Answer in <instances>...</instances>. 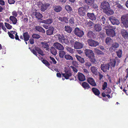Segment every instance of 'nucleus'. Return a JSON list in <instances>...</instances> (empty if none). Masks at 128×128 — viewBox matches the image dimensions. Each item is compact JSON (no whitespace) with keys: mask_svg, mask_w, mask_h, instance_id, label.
Instances as JSON below:
<instances>
[{"mask_svg":"<svg viewBox=\"0 0 128 128\" xmlns=\"http://www.w3.org/2000/svg\"><path fill=\"white\" fill-rule=\"evenodd\" d=\"M101 10H103V12L107 15H112L114 13V11L110 8L109 3L106 1L102 2L100 4Z\"/></svg>","mask_w":128,"mask_h":128,"instance_id":"1","label":"nucleus"},{"mask_svg":"<svg viewBox=\"0 0 128 128\" xmlns=\"http://www.w3.org/2000/svg\"><path fill=\"white\" fill-rule=\"evenodd\" d=\"M120 62V60L117 57H115L114 58L110 59V62L108 63L111 69L114 68L116 65L118 66Z\"/></svg>","mask_w":128,"mask_h":128,"instance_id":"2","label":"nucleus"},{"mask_svg":"<svg viewBox=\"0 0 128 128\" xmlns=\"http://www.w3.org/2000/svg\"><path fill=\"white\" fill-rule=\"evenodd\" d=\"M31 51L36 56H38V55L37 52L42 56H43L44 55L42 50L40 48L38 47H35L34 49H31Z\"/></svg>","mask_w":128,"mask_h":128,"instance_id":"3","label":"nucleus"},{"mask_svg":"<svg viewBox=\"0 0 128 128\" xmlns=\"http://www.w3.org/2000/svg\"><path fill=\"white\" fill-rule=\"evenodd\" d=\"M59 42L62 44H68L69 41L67 39L65 38L64 36L62 34H59L57 36Z\"/></svg>","mask_w":128,"mask_h":128,"instance_id":"4","label":"nucleus"},{"mask_svg":"<svg viewBox=\"0 0 128 128\" xmlns=\"http://www.w3.org/2000/svg\"><path fill=\"white\" fill-rule=\"evenodd\" d=\"M37 4L39 8H40L42 12H44L50 6V4L48 3L43 4L41 2H37Z\"/></svg>","mask_w":128,"mask_h":128,"instance_id":"5","label":"nucleus"},{"mask_svg":"<svg viewBox=\"0 0 128 128\" xmlns=\"http://www.w3.org/2000/svg\"><path fill=\"white\" fill-rule=\"evenodd\" d=\"M87 42L89 46L92 47H95L98 46L99 44V43L92 39H88L87 40Z\"/></svg>","mask_w":128,"mask_h":128,"instance_id":"6","label":"nucleus"},{"mask_svg":"<svg viewBox=\"0 0 128 128\" xmlns=\"http://www.w3.org/2000/svg\"><path fill=\"white\" fill-rule=\"evenodd\" d=\"M122 23L126 28H128V16H121Z\"/></svg>","mask_w":128,"mask_h":128,"instance_id":"7","label":"nucleus"},{"mask_svg":"<svg viewBox=\"0 0 128 128\" xmlns=\"http://www.w3.org/2000/svg\"><path fill=\"white\" fill-rule=\"evenodd\" d=\"M100 68L103 72H106L109 70L110 66L108 63L102 64H101Z\"/></svg>","mask_w":128,"mask_h":128,"instance_id":"8","label":"nucleus"},{"mask_svg":"<svg viewBox=\"0 0 128 128\" xmlns=\"http://www.w3.org/2000/svg\"><path fill=\"white\" fill-rule=\"evenodd\" d=\"M74 33L76 35L80 37H82L84 34L83 31L78 28H75Z\"/></svg>","mask_w":128,"mask_h":128,"instance_id":"9","label":"nucleus"},{"mask_svg":"<svg viewBox=\"0 0 128 128\" xmlns=\"http://www.w3.org/2000/svg\"><path fill=\"white\" fill-rule=\"evenodd\" d=\"M78 13L80 16H84L86 15V13L87 12L86 11V8L85 7H80L78 8Z\"/></svg>","mask_w":128,"mask_h":128,"instance_id":"10","label":"nucleus"},{"mask_svg":"<svg viewBox=\"0 0 128 128\" xmlns=\"http://www.w3.org/2000/svg\"><path fill=\"white\" fill-rule=\"evenodd\" d=\"M62 75L65 79L66 80L69 79L70 77L72 76V74L71 71L69 70L65 71V73L63 74Z\"/></svg>","mask_w":128,"mask_h":128,"instance_id":"11","label":"nucleus"},{"mask_svg":"<svg viewBox=\"0 0 128 128\" xmlns=\"http://www.w3.org/2000/svg\"><path fill=\"white\" fill-rule=\"evenodd\" d=\"M85 54L86 56L88 58L93 57L94 55V54L92 50L86 49L85 50Z\"/></svg>","mask_w":128,"mask_h":128,"instance_id":"12","label":"nucleus"},{"mask_svg":"<svg viewBox=\"0 0 128 128\" xmlns=\"http://www.w3.org/2000/svg\"><path fill=\"white\" fill-rule=\"evenodd\" d=\"M106 34L109 36L112 37L115 36L116 35L115 31L113 29L107 30Z\"/></svg>","mask_w":128,"mask_h":128,"instance_id":"13","label":"nucleus"},{"mask_svg":"<svg viewBox=\"0 0 128 128\" xmlns=\"http://www.w3.org/2000/svg\"><path fill=\"white\" fill-rule=\"evenodd\" d=\"M109 19L112 24L118 25L120 23L119 21L114 16H111Z\"/></svg>","mask_w":128,"mask_h":128,"instance_id":"14","label":"nucleus"},{"mask_svg":"<svg viewBox=\"0 0 128 128\" xmlns=\"http://www.w3.org/2000/svg\"><path fill=\"white\" fill-rule=\"evenodd\" d=\"M87 80L88 82L92 86H95L97 85L94 79L92 78H87Z\"/></svg>","mask_w":128,"mask_h":128,"instance_id":"15","label":"nucleus"},{"mask_svg":"<svg viewBox=\"0 0 128 128\" xmlns=\"http://www.w3.org/2000/svg\"><path fill=\"white\" fill-rule=\"evenodd\" d=\"M53 46L56 49L60 50H64V49L63 46L58 42H56L54 43Z\"/></svg>","mask_w":128,"mask_h":128,"instance_id":"16","label":"nucleus"},{"mask_svg":"<svg viewBox=\"0 0 128 128\" xmlns=\"http://www.w3.org/2000/svg\"><path fill=\"white\" fill-rule=\"evenodd\" d=\"M41 47L42 49H45L46 51H49L50 50L49 46L48 44L45 42H40Z\"/></svg>","mask_w":128,"mask_h":128,"instance_id":"17","label":"nucleus"},{"mask_svg":"<svg viewBox=\"0 0 128 128\" xmlns=\"http://www.w3.org/2000/svg\"><path fill=\"white\" fill-rule=\"evenodd\" d=\"M122 35L126 40H128V32L127 30L122 29L121 31Z\"/></svg>","mask_w":128,"mask_h":128,"instance_id":"18","label":"nucleus"},{"mask_svg":"<svg viewBox=\"0 0 128 128\" xmlns=\"http://www.w3.org/2000/svg\"><path fill=\"white\" fill-rule=\"evenodd\" d=\"M78 80L80 81H84L86 80V77L81 72H78L77 74Z\"/></svg>","mask_w":128,"mask_h":128,"instance_id":"19","label":"nucleus"},{"mask_svg":"<svg viewBox=\"0 0 128 128\" xmlns=\"http://www.w3.org/2000/svg\"><path fill=\"white\" fill-rule=\"evenodd\" d=\"M54 30V28L52 26H50L46 30V33L48 35H51L53 34V32Z\"/></svg>","mask_w":128,"mask_h":128,"instance_id":"20","label":"nucleus"},{"mask_svg":"<svg viewBox=\"0 0 128 128\" xmlns=\"http://www.w3.org/2000/svg\"><path fill=\"white\" fill-rule=\"evenodd\" d=\"M83 47V44L79 42L76 41L74 45V47L76 49H80Z\"/></svg>","mask_w":128,"mask_h":128,"instance_id":"21","label":"nucleus"},{"mask_svg":"<svg viewBox=\"0 0 128 128\" xmlns=\"http://www.w3.org/2000/svg\"><path fill=\"white\" fill-rule=\"evenodd\" d=\"M52 8L55 11L57 12H60L62 9V7L59 5L53 6Z\"/></svg>","mask_w":128,"mask_h":128,"instance_id":"22","label":"nucleus"},{"mask_svg":"<svg viewBox=\"0 0 128 128\" xmlns=\"http://www.w3.org/2000/svg\"><path fill=\"white\" fill-rule=\"evenodd\" d=\"M87 36L89 38H92L94 39L96 38V36L95 34L92 31H89L88 32Z\"/></svg>","mask_w":128,"mask_h":128,"instance_id":"23","label":"nucleus"},{"mask_svg":"<svg viewBox=\"0 0 128 128\" xmlns=\"http://www.w3.org/2000/svg\"><path fill=\"white\" fill-rule=\"evenodd\" d=\"M92 90L93 93L96 96H98L100 94V92L99 90L95 88H92Z\"/></svg>","mask_w":128,"mask_h":128,"instance_id":"24","label":"nucleus"},{"mask_svg":"<svg viewBox=\"0 0 128 128\" xmlns=\"http://www.w3.org/2000/svg\"><path fill=\"white\" fill-rule=\"evenodd\" d=\"M77 60L82 64L84 63V60L83 58H82L81 56L77 55H76L75 56Z\"/></svg>","mask_w":128,"mask_h":128,"instance_id":"25","label":"nucleus"},{"mask_svg":"<svg viewBox=\"0 0 128 128\" xmlns=\"http://www.w3.org/2000/svg\"><path fill=\"white\" fill-rule=\"evenodd\" d=\"M82 86L85 90H88L90 88L89 84L86 82H84L82 83Z\"/></svg>","mask_w":128,"mask_h":128,"instance_id":"26","label":"nucleus"},{"mask_svg":"<svg viewBox=\"0 0 128 128\" xmlns=\"http://www.w3.org/2000/svg\"><path fill=\"white\" fill-rule=\"evenodd\" d=\"M23 34L24 41L26 42L28 40L30 37L28 32H24Z\"/></svg>","mask_w":128,"mask_h":128,"instance_id":"27","label":"nucleus"},{"mask_svg":"<svg viewBox=\"0 0 128 128\" xmlns=\"http://www.w3.org/2000/svg\"><path fill=\"white\" fill-rule=\"evenodd\" d=\"M95 30L96 32H99L102 30L101 26L100 24H96L94 26Z\"/></svg>","mask_w":128,"mask_h":128,"instance_id":"28","label":"nucleus"},{"mask_svg":"<svg viewBox=\"0 0 128 128\" xmlns=\"http://www.w3.org/2000/svg\"><path fill=\"white\" fill-rule=\"evenodd\" d=\"M84 2L87 4L88 6H92L94 3V0H85Z\"/></svg>","mask_w":128,"mask_h":128,"instance_id":"29","label":"nucleus"},{"mask_svg":"<svg viewBox=\"0 0 128 128\" xmlns=\"http://www.w3.org/2000/svg\"><path fill=\"white\" fill-rule=\"evenodd\" d=\"M35 28L36 30L40 32H42L44 33L45 32L44 30L41 26H36L35 27Z\"/></svg>","mask_w":128,"mask_h":128,"instance_id":"30","label":"nucleus"},{"mask_svg":"<svg viewBox=\"0 0 128 128\" xmlns=\"http://www.w3.org/2000/svg\"><path fill=\"white\" fill-rule=\"evenodd\" d=\"M53 22V20L52 18H50L46 19V20H42V22L46 24H50Z\"/></svg>","mask_w":128,"mask_h":128,"instance_id":"31","label":"nucleus"},{"mask_svg":"<svg viewBox=\"0 0 128 128\" xmlns=\"http://www.w3.org/2000/svg\"><path fill=\"white\" fill-rule=\"evenodd\" d=\"M66 52L63 50H60L59 52V56L60 58H62L64 57V56L66 55Z\"/></svg>","mask_w":128,"mask_h":128,"instance_id":"32","label":"nucleus"},{"mask_svg":"<svg viewBox=\"0 0 128 128\" xmlns=\"http://www.w3.org/2000/svg\"><path fill=\"white\" fill-rule=\"evenodd\" d=\"M91 70L92 72L95 75L98 74L97 69L94 66H92L91 67Z\"/></svg>","mask_w":128,"mask_h":128,"instance_id":"33","label":"nucleus"},{"mask_svg":"<svg viewBox=\"0 0 128 128\" xmlns=\"http://www.w3.org/2000/svg\"><path fill=\"white\" fill-rule=\"evenodd\" d=\"M55 48L54 47L52 46L50 49L51 53L54 56H56L57 53L56 50L55 49Z\"/></svg>","mask_w":128,"mask_h":128,"instance_id":"34","label":"nucleus"},{"mask_svg":"<svg viewBox=\"0 0 128 128\" xmlns=\"http://www.w3.org/2000/svg\"><path fill=\"white\" fill-rule=\"evenodd\" d=\"M117 56L119 58H120L122 57V51L121 49H119L116 52Z\"/></svg>","mask_w":128,"mask_h":128,"instance_id":"35","label":"nucleus"},{"mask_svg":"<svg viewBox=\"0 0 128 128\" xmlns=\"http://www.w3.org/2000/svg\"><path fill=\"white\" fill-rule=\"evenodd\" d=\"M65 30L68 33H70L72 31V28L70 26H65L64 27Z\"/></svg>","mask_w":128,"mask_h":128,"instance_id":"36","label":"nucleus"},{"mask_svg":"<svg viewBox=\"0 0 128 128\" xmlns=\"http://www.w3.org/2000/svg\"><path fill=\"white\" fill-rule=\"evenodd\" d=\"M119 44L118 43L115 42L112 44L111 47L112 48H114L115 50H116L117 48H119Z\"/></svg>","mask_w":128,"mask_h":128,"instance_id":"37","label":"nucleus"},{"mask_svg":"<svg viewBox=\"0 0 128 128\" xmlns=\"http://www.w3.org/2000/svg\"><path fill=\"white\" fill-rule=\"evenodd\" d=\"M16 16H10V19L11 20L14 24H16L17 22V20L16 18H15Z\"/></svg>","mask_w":128,"mask_h":128,"instance_id":"38","label":"nucleus"},{"mask_svg":"<svg viewBox=\"0 0 128 128\" xmlns=\"http://www.w3.org/2000/svg\"><path fill=\"white\" fill-rule=\"evenodd\" d=\"M90 61L93 64H96L97 62V61L96 59L95 58L94 55L93 57L89 58Z\"/></svg>","mask_w":128,"mask_h":128,"instance_id":"39","label":"nucleus"},{"mask_svg":"<svg viewBox=\"0 0 128 128\" xmlns=\"http://www.w3.org/2000/svg\"><path fill=\"white\" fill-rule=\"evenodd\" d=\"M58 20L61 22H66L67 20H68L67 18L65 16H63L62 17H60L58 18Z\"/></svg>","mask_w":128,"mask_h":128,"instance_id":"40","label":"nucleus"},{"mask_svg":"<svg viewBox=\"0 0 128 128\" xmlns=\"http://www.w3.org/2000/svg\"><path fill=\"white\" fill-rule=\"evenodd\" d=\"M94 50L96 53L98 55H103L104 54V52L97 49L95 48Z\"/></svg>","mask_w":128,"mask_h":128,"instance_id":"41","label":"nucleus"},{"mask_svg":"<svg viewBox=\"0 0 128 128\" xmlns=\"http://www.w3.org/2000/svg\"><path fill=\"white\" fill-rule=\"evenodd\" d=\"M65 58L67 60H73V57L69 54H66L64 56Z\"/></svg>","mask_w":128,"mask_h":128,"instance_id":"42","label":"nucleus"},{"mask_svg":"<svg viewBox=\"0 0 128 128\" xmlns=\"http://www.w3.org/2000/svg\"><path fill=\"white\" fill-rule=\"evenodd\" d=\"M65 8L66 10L69 12L72 11V8L69 5H67L65 6Z\"/></svg>","mask_w":128,"mask_h":128,"instance_id":"43","label":"nucleus"},{"mask_svg":"<svg viewBox=\"0 0 128 128\" xmlns=\"http://www.w3.org/2000/svg\"><path fill=\"white\" fill-rule=\"evenodd\" d=\"M112 39L109 37H107L106 40V42L107 44H110V42H112Z\"/></svg>","mask_w":128,"mask_h":128,"instance_id":"44","label":"nucleus"},{"mask_svg":"<svg viewBox=\"0 0 128 128\" xmlns=\"http://www.w3.org/2000/svg\"><path fill=\"white\" fill-rule=\"evenodd\" d=\"M66 49L68 52L71 54H73L74 51V50L69 47H67L66 48Z\"/></svg>","mask_w":128,"mask_h":128,"instance_id":"45","label":"nucleus"},{"mask_svg":"<svg viewBox=\"0 0 128 128\" xmlns=\"http://www.w3.org/2000/svg\"><path fill=\"white\" fill-rule=\"evenodd\" d=\"M42 62L46 66L48 67L50 65L49 63L46 60H42Z\"/></svg>","mask_w":128,"mask_h":128,"instance_id":"46","label":"nucleus"},{"mask_svg":"<svg viewBox=\"0 0 128 128\" xmlns=\"http://www.w3.org/2000/svg\"><path fill=\"white\" fill-rule=\"evenodd\" d=\"M32 16H42V14L40 13L37 12L35 11L33 12L32 13Z\"/></svg>","mask_w":128,"mask_h":128,"instance_id":"47","label":"nucleus"},{"mask_svg":"<svg viewBox=\"0 0 128 128\" xmlns=\"http://www.w3.org/2000/svg\"><path fill=\"white\" fill-rule=\"evenodd\" d=\"M32 37L34 38L38 39L40 38V36L38 34H34L32 36Z\"/></svg>","mask_w":128,"mask_h":128,"instance_id":"48","label":"nucleus"},{"mask_svg":"<svg viewBox=\"0 0 128 128\" xmlns=\"http://www.w3.org/2000/svg\"><path fill=\"white\" fill-rule=\"evenodd\" d=\"M107 87V83L106 82H104L102 85V89L104 90Z\"/></svg>","mask_w":128,"mask_h":128,"instance_id":"49","label":"nucleus"},{"mask_svg":"<svg viewBox=\"0 0 128 128\" xmlns=\"http://www.w3.org/2000/svg\"><path fill=\"white\" fill-rule=\"evenodd\" d=\"M74 19L73 17H72L69 20V23L70 25H73L74 24Z\"/></svg>","mask_w":128,"mask_h":128,"instance_id":"50","label":"nucleus"},{"mask_svg":"<svg viewBox=\"0 0 128 128\" xmlns=\"http://www.w3.org/2000/svg\"><path fill=\"white\" fill-rule=\"evenodd\" d=\"M5 24L6 26L8 29H10L12 28V26L9 24L5 22Z\"/></svg>","mask_w":128,"mask_h":128,"instance_id":"51","label":"nucleus"},{"mask_svg":"<svg viewBox=\"0 0 128 128\" xmlns=\"http://www.w3.org/2000/svg\"><path fill=\"white\" fill-rule=\"evenodd\" d=\"M70 68L72 69L73 70L75 73H76L78 72V70L76 68L73 66H71Z\"/></svg>","mask_w":128,"mask_h":128,"instance_id":"52","label":"nucleus"},{"mask_svg":"<svg viewBox=\"0 0 128 128\" xmlns=\"http://www.w3.org/2000/svg\"><path fill=\"white\" fill-rule=\"evenodd\" d=\"M85 65L87 67L89 68L92 66V64L90 62H88L85 63Z\"/></svg>","mask_w":128,"mask_h":128,"instance_id":"53","label":"nucleus"},{"mask_svg":"<svg viewBox=\"0 0 128 128\" xmlns=\"http://www.w3.org/2000/svg\"><path fill=\"white\" fill-rule=\"evenodd\" d=\"M8 34L9 37L11 38L12 39H14V36L12 33H10V32H8Z\"/></svg>","mask_w":128,"mask_h":128,"instance_id":"54","label":"nucleus"},{"mask_svg":"<svg viewBox=\"0 0 128 128\" xmlns=\"http://www.w3.org/2000/svg\"><path fill=\"white\" fill-rule=\"evenodd\" d=\"M50 59L51 60H52L54 64H56L57 62L55 60V59L53 57L50 56Z\"/></svg>","mask_w":128,"mask_h":128,"instance_id":"55","label":"nucleus"},{"mask_svg":"<svg viewBox=\"0 0 128 128\" xmlns=\"http://www.w3.org/2000/svg\"><path fill=\"white\" fill-rule=\"evenodd\" d=\"M93 23L91 22H88L87 24V26L88 27H91Z\"/></svg>","mask_w":128,"mask_h":128,"instance_id":"56","label":"nucleus"},{"mask_svg":"<svg viewBox=\"0 0 128 128\" xmlns=\"http://www.w3.org/2000/svg\"><path fill=\"white\" fill-rule=\"evenodd\" d=\"M8 3L10 4H14L16 2V0H8Z\"/></svg>","mask_w":128,"mask_h":128,"instance_id":"57","label":"nucleus"},{"mask_svg":"<svg viewBox=\"0 0 128 128\" xmlns=\"http://www.w3.org/2000/svg\"><path fill=\"white\" fill-rule=\"evenodd\" d=\"M72 63V64L74 66H76L78 64V62L76 61L73 60Z\"/></svg>","mask_w":128,"mask_h":128,"instance_id":"58","label":"nucleus"},{"mask_svg":"<svg viewBox=\"0 0 128 128\" xmlns=\"http://www.w3.org/2000/svg\"><path fill=\"white\" fill-rule=\"evenodd\" d=\"M105 93L106 94H109L111 92V90L110 89H106L105 91Z\"/></svg>","mask_w":128,"mask_h":128,"instance_id":"59","label":"nucleus"},{"mask_svg":"<svg viewBox=\"0 0 128 128\" xmlns=\"http://www.w3.org/2000/svg\"><path fill=\"white\" fill-rule=\"evenodd\" d=\"M29 42L30 44H32L34 43V40L33 38H30L29 40Z\"/></svg>","mask_w":128,"mask_h":128,"instance_id":"60","label":"nucleus"},{"mask_svg":"<svg viewBox=\"0 0 128 128\" xmlns=\"http://www.w3.org/2000/svg\"><path fill=\"white\" fill-rule=\"evenodd\" d=\"M15 38L16 40H18L19 41H20V40L19 39L18 36L17 35V33L16 32L15 34Z\"/></svg>","mask_w":128,"mask_h":128,"instance_id":"61","label":"nucleus"},{"mask_svg":"<svg viewBox=\"0 0 128 128\" xmlns=\"http://www.w3.org/2000/svg\"><path fill=\"white\" fill-rule=\"evenodd\" d=\"M102 18H101V19L102 21V23L103 24H104L105 22H106V19L104 17V16H102Z\"/></svg>","mask_w":128,"mask_h":128,"instance_id":"62","label":"nucleus"},{"mask_svg":"<svg viewBox=\"0 0 128 128\" xmlns=\"http://www.w3.org/2000/svg\"><path fill=\"white\" fill-rule=\"evenodd\" d=\"M87 16H94V14L93 13L88 12L87 13Z\"/></svg>","mask_w":128,"mask_h":128,"instance_id":"63","label":"nucleus"},{"mask_svg":"<svg viewBox=\"0 0 128 128\" xmlns=\"http://www.w3.org/2000/svg\"><path fill=\"white\" fill-rule=\"evenodd\" d=\"M99 80H100L103 77V76L100 73H99Z\"/></svg>","mask_w":128,"mask_h":128,"instance_id":"64","label":"nucleus"}]
</instances>
